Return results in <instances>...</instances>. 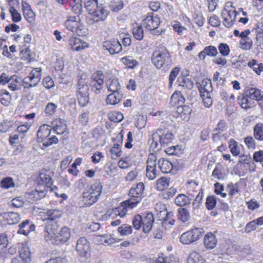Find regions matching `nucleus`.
<instances>
[{
    "mask_svg": "<svg viewBox=\"0 0 263 263\" xmlns=\"http://www.w3.org/2000/svg\"><path fill=\"white\" fill-rule=\"evenodd\" d=\"M85 7L93 15L94 22L103 21L108 14V11L102 4L98 5V0H85Z\"/></svg>",
    "mask_w": 263,
    "mask_h": 263,
    "instance_id": "obj_1",
    "label": "nucleus"
},
{
    "mask_svg": "<svg viewBox=\"0 0 263 263\" xmlns=\"http://www.w3.org/2000/svg\"><path fill=\"white\" fill-rule=\"evenodd\" d=\"M102 191V186L99 182H95L89 188L83 193L82 202L86 206H89L98 200Z\"/></svg>",
    "mask_w": 263,
    "mask_h": 263,
    "instance_id": "obj_2",
    "label": "nucleus"
},
{
    "mask_svg": "<svg viewBox=\"0 0 263 263\" xmlns=\"http://www.w3.org/2000/svg\"><path fill=\"white\" fill-rule=\"evenodd\" d=\"M152 61L158 69L164 67L168 68L172 64V60L169 52L167 50L155 51L152 56Z\"/></svg>",
    "mask_w": 263,
    "mask_h": 263,
    "instance_id": "obj_3",
    "label": "nucleus"
},
{
    "mask_svg": "<svg viewBox=\"0 0 263 263\" xmlns=\"http://www.w3.org/2000/svg\"><path fill=\"white\" fill-rule=\"evenodd\" d=\"M144 190V185L142 182L133 186L129 192L130 198L125 200V203L132 208H135L141 201Z\"/></svg>",
    "mask_w": 263,
    "mask_h": 263,
    "instance_id": "obj_4",
    "label": "nucleus"
},
{
    "mask_svg": "<svg viewBox=\"0 0 263 263\" xmlns=\"http://www.w3.org/2000/svg\"><path fill=\"white\" fill-rule=\"evenodd\" d=\"M174 139V135L166 130L158 129L153 135L152 146L156 148L159 143L161 146H164L170 143Z\"/></svg>",
    "mask_w": 263,
    "mask_h": 263,
    "instance_id": "obj_5",
    "label": "nucleus"
},
{
    "mask_svg": "<svg viewBox=\"0 0 263 263\" xmlns=\"http://www.w3.org/2000/svg\"><path fill=\"white\" fill-rule=\"evenodd\" d=\"M180 161L181 159H173V162H171L167 159L161 158L157 163L162 173L175 174L181 168Z\"/></svg>",
    "mask_w": 263,
    "mask_h": 263,
    "instance_id": "obj_6",
    "label": "nucleus"
},
{
    "mask_svg": "<svg viewBox=\"0 0 263 263\" xmlns=\"http://www.w3.org/2000/svg\"><path fill=\"white\" fill-rule=\"evenodd\" d=\"M42 77V68H35L31 70L29 75L25 78L22 85L25 88L30 89L37 85Z\"/></svg>",
    "mask_w": 263,
    "mask_h": 263,
    "instance_id": "obj_7",
    "label": "nucleus"
},
{
    "mask_svg": "<svg viewBox=\"0 0 263 263\" xmlns=\"http://www.w3.org/2000/svg\"><path fill=\"white\" fill-rule=\"evenodd\" d=\"M157 160L155 154H149L146 162V176L149 180H154L158 175V171L156 170Z\"/></svg>",
    "mask_w": 263,
    "mask_h": 263,
    "instance_id": "obj_8",
    "label": "nucleus"
},
{
    "mask_svg": "<svg viewBox=\"0 0 263 263\" xmlns=\"http://www.w3.org/2000/svg\"><path fill=\"white\" fill-rule=\"evenodd\" d=\"M58 228V226L55 221L47 220L44 230V238L47 242L54 244V238Z\"/></svg>",
    "mask_w": 263,
    "mask_h": 263,
    "instance_id": "obj_9",
    "label": "nucleus"
},
{
    "mask_svg": "<svg viewBox=\"0 0 263 263\" xmlns=\"http://www.w3.org/2000/svg\"><path fill=\"white\" fill-rule=\"evenodd\" d=\"M202 228H197L182 234V243L189 244L198 240L203 233Z\"/></svg>",
    "mask_w": 263,
    "mask_h": 263,
    "instance_id": "obj_10",
    "label": "nucleus"
},
{
    "mask_svg": "<svg viewBox=\"0 0 263 263\" xmlns=\"http://www.w3.org/2000/svg\"><path fill=\"white\" fill-rule=\"evenodd\" d=\"M160 24V18L153 12L148 13L142 21V25L148 30H154L158 28Z\"/></svg>",
    "mask_w": 263,
    "mask_h": 263,
    "instance_id": "obj_11",
    "label": "nucleus"
},
{
    "mask_svg": "<svg viewBox=\"0 0 263 263\" xmlns=\"http://www.w3.org/2000/svg\"><path fill=\"white\" fill-rule=\"evenodd\" d=\"M237 14L235 8L232 6L230 9H223L221 12V16L223 18L224 26L228 28L231 27L235 21Z\"/></svg>",
    "mask_w": 263,
    "mask_h": 263,
    "instance_id": "obj_12",
    "label": "nucleus"
},
{
    "mask_svg": "<svg viewBox=\"0 0 263 263\" xmlns=\"http://www.w3.org/2000/svg\"><path fill=\"white\" fill-rule=\"evenodd\" d=\"M103 47L111 54L119 53L122 50V45L117 39L104 41L103 43Z\"/></svg>",
    "mask_w": 263,
    "mask_h": 263,
    "instance_id": "obj_13",
    "label": "nucleus"
},
{
    "mask_svg": "<svg viewBox=\"0 0 263 263\" xmlns=\"http://www.w3.org/2000/svg\"><path fill=\"white\" fill-rule=\"evenodd\" d=\"M90 85L92 90L96 94L100 93L104 86L103 74L100 72L94 73L90 82Z\"/></svg>",
    "mask_w": 263,
    "mask_h": 263,
    "instance_id": "obj_14",
    "label": "nucleus"
},
{
    "mask_svg": "<svg viewBox=\"0 0 263 263\" xmlns=\"http://www.w3.org/2000/svg\"><path fill=\"white\" fill-rule=\"evenodd\" d=\"M76 251L81 256H86L90 251V245L85 237L80 238L77 242Z\"/></svg>",
    "mask_w": 263,
    "mask_h": 263,
    "instance_id": "obj_15",
    "label": "nucleus"
},
{
    "mask_svg": "<svg viewBox=\"0 0 263 263\" xmlns=\"http://www.w3.org/2000/svg\"><path fill=\"white\" fill-rule=\"evenodd\" d=\"M49 171L43 172L39 175L37 179V185L45 186V190H47L50 187L52 184L51 177Z\"/></svg>",
    "mask_w": 263,
    "mask_h": 263,
    "instance_id": "obj_16",
    "label": "nucleus"
},
{
    "mask_svg": "<svg viewBox=\"0 0 263 263\" xmlns=\"http://www.w3.org/2000/svg\"><path fill=\"white\" fill-rule=\"evenodd\" d=\"M70 229L67 227H63L54 238V244L59 245L68 241L70 237Z\"/></svg>",
    "mask_w": 263,
    "mask_h": 263,
    "instance_id": "obj_17",
    "label": "nucleus"
},
{
    "mask_svg": "<svg viewBox=\"0 0 263 263\" xmlns=\"http://www.w3.org/2000/svg\"><path fill=\"white\" fill-rule=\"evenodd\" d=\"M142 228L144 232L147 233L152 230L153 224L154 221L153 214L152 213H147L142 216Z\"/></svg>",
    "mask_w": 263,
    "mask_h": 263,
    "instance_id": "obj_18",
    "label": "nucleus"
},
{
    "mask_svg": "<svg viewBox=\"0 0 263 263\" xmlns=\"http://www.w3.org/2000/svg\"><path fill=\"white\" fill-rule=\"evenodd\" d=\"M52 125L53 126L52 130L54 133L57 135H66V125L65 121L63 119H58L54 120L52 122Z\"/></svg>",
    "mask_w": 263,
    "mask_h": 263,
    "instance_id": "obj_19",
    "label": "nucleus"
},
{
    "mask_svg": "<svg viewBox=\"0 0 263 263\" xmlns=\"http://www.w3.org/2000/svg\"><path fill=\"white\" fill-rule=\"evenodd\" d=\"M244 94L246 97L252 100H263V94L260 90L256 87L247 88L245 90Z\"/></svg>",
    "mask_w": 263,
    "mask_h": 263,
    "instance_id": "obj_20",
    "label": "nucleus"
},
{
    "mask_svg": "<svg viewBox=\"0 0 263 263\" xmlns=\"http://www.w3.org/2000/svg\"><path fill=\"white\" fill-rule=\"evenodd\" d=\"M51 133V128L47 124H43L39 127L37 133V140L39 142H44Z\"/></svg>",
    "mask_w": 263,
    "mask_h": 263,
    "instance_id": "obj_21",
    "label": "nucleus"
},
{
    "mask_svg": "<svg viewBox=\"0 0 263 263\" xmlns=\"http://www.w3.org/2000/svg\"><path fill=\"white\" fill-rule=\"evenodd\" d=\"M69 45L71 46L73 50L77 51H80L88 47V45L86 43H82L81 40L74 36H71L69 39Z\"/></svg>",
    "mask_w": 263,
    "mask_h": 263,
    "instance_id": "obj_22",
    "label": "nucleus"
},
{
    "mask_svg": "<svg viewBox=\"0 0 263 263\" xmlns=\"http://www.w3.org/2000/svg\"><path fill=\"white\" fill-rule=\"evenodd\" d=\"M122 205L118 208L113 209L110 212L109 215L111 216H119L120 217H124L127 212V209H132L134 208L128 206L127 204L125 203V201L122 202Z\"/></svg>",
    "mask_w": 263,
    "mask_h": 263,
    "instance_id": "obj_23",
    "label": "nucleus"
},
{
    "mask_svg": "<svg viewBox=\"0 0 263 263\" xmlns=\"http://www.w3.org/2000/svg\"><path fill=\"white\" fill-rule=\"evenodd\" d=\"M217 243V239L214 233L209 232L204 237L203 243L205 247L208 249L214 248Z\"/></svg>",
    "mask_w": 263,
    "mask_h": 263,
    "instance_id": "obj_24",
    "label": "nucleus"
},
{
    "mask_svg": "<svg viewBox=\"0 0 263 263\" xmlns=\"http://www.w3.org/2000/svg\"><path fill=\"white\" fill-rule=\"evenodd\" d=\"M47 191L45 186L37 185L36 189L31 192L30 198L33 201L40 200L45 196Z\"/></svg>",
    "mask_w": 263,
    "mask_h": 263,
    "instance_id": "obj_25",
    "label": "nucleus"
},
{
    "mask_svg": "<svg viewBox=\"0 0 263 263\" xmlns=\"http://www.w3.org/2000/svg\"><path fill=\"white\" fill-rule=\"evenodd\" d=\"M123 98V93L122 91L111 92L109 94L106 98V103L107 104L116 105L119 103Z\"/></svg>",
    "mask_w": 263,
    "mask_h": 263,
    "instance_id": "obj_26",
    "label": "nucleus"
},
{
    "mask_svg": "<svg viewBox=\"0 0 263 263\" xmlns=\"http://www.w3.org/2000/svg\"><path fill=\"white\" fill-rule=\"evenodd\" d=\"M105 85L108 91L111 92L121 91V86L117 79H109L106 82Z\"/></svg>",
    "mask_w": 263,
    "mask_h": 263,
    "instance_id": "obj_27",
    "label": "nucleus"
},
{
    "mask_svg": "<svg viewBox=\"0 0 263 263\" xmlns=\"http://www.w3.org/2000/svg\"><path fill=\"white\" fill-rule=\"evenodd\" d=\"M3 216L9 224H16L21 219L20 215L17 213L13 212L4 213L3 214Z\"/></svg>",
    "mask_w": 263,
    "mask_h": 263,
    "instance_id": "obj_28",
    "label": "nucleus"
},
{
    "mask_svg": "<svg viewBox=\"0 0 263 263\" xmlns=\"http://www.w3.org/2000/svg\"><path fill=\"white\" fill-rule=\"evenodd\" d=\"M181 101V93L179 91H175L171 97L170 104L172 106L174 107L177 109V112L180 114L181 113L179 111L180 107L181 105H180V102Z\"/></svg>",
    "mask_w": 263,
    "mask_h": 263,
    "instance_id": "obj_29",
    "label": "nucleus"
},
{
    "mask_svg": "<svg viewBox=\"0 0 263 263\" xmlns=\"http://www.w3.org/2000/svg\"><path fill=\"white\" fill-rule=\"evenodd\" d=\"M199 90L200 94L210 93L213 90L211 80L208 79H203L200 84Z\"/></svg>",
    "mask_w": 263,
    "mask_h": 263,
    "instance_id": "obj_30",
    "label": "nucleus"
},
{
    "mask_svg": "<svg viewBox=\"0 0 263 263\" xmlns=\"http://www.w3.org/2000/svg\"><path fill=\"white\" fill-rule=\"evenodd\" d=\"M88 90V81H86L85 79L81 78L77 84V95H84V93H89Z\"/></svg>",
    "mask_w": 263,
    "mask_h": 263,
    "instance_id": "obj_31",
    "label": "nucleus"
},
{
    "mask_svg": "<svg viewBox=\"0 0 263 263\" xmlns=\"http://www.w3.org/2000/svg\"><path fill=\"white\" fill-rule=\"evenodd\" d=\"M22 9L24 13V16L26 20L30 23L34 20V13L30 9V7L27 3H22Z\"/></svg>",
    "mask_w": 263,
    "mask_h": 263,
    "instance_id": "obj_32",
    "label": "nucleus"
},
{
    "mask_svg": "<svg viewBox=\"0 0 263 263\" xmlns=\"http://www.w3.org/2000/svg\"><path fill=\"white\" fill-rule=\"evenodd\" d=\"M20 256L25 263L31 261V252L27 246H24L20 250Z\"/></svg>",
    "mask_w": 263,
    "mask_h": 263,
    "instance_id": "obj_33",
    "label": "nucleus"
},
{
    "mask_svg": "<svg viewBox=\"0 0 263 263\" xmlns=\"http://www.w3.org/2000/svg\"><path fill=\"white\" fill-rule=\"evenodd\" d=\"M253 135L255 139L258 141H263V124L257 123L253 127Z\"/></svg>",
    "mask_w": 263,
    "mask_h": 263,
    "instance_id": "obj_34",
    "label": "nucleus"
},
{
    "mask_svg": "<svg viewBox=\"0 0 263 263\" xmlns=\"http://www.w3.org/2000/svg\"><path fill=\"white\" fill-rule=\"evenodd\" d=\"M109 155L112 159L116 160L121 155V146L119 144L115 143L109 151Z\"/></svg>",
    "mask_w": 263,
    "mask_h": 263,
    "instance_id": "obj_35",
    "label": "nucleus"
},
{
    "mask_svg": "<svg viewBox=\"0 0 263 263\" xmlns=\"http://www.w3.org/2000/svg\"><path fill=\"white\" fill-rule=\"evenodd\" d=\"M165 152L168 155H173L175 157L174 159H180L181 146L179 145L172 146L167 148Z\"/></svg>",
    "mask_w": 263,
    "mask_h": 263,
    "instance_id": "obj_36",
    "label": "nucleus"
},
{
    "mask_svg": "<svg viewBox=\"0 0 263 263\" xmlns=\"http://www.w3.org/2000/svg\"><path fill=\"white\" fill-rule=\"evenodd\" d=\"M249 67L252 68L253 71L258 75H259L261 72L263 71V65L262 63H257L256 60H252L248 62Z\"/></svg>",
    "mask_w": 263,
    "mask_h": 263,
    "instance_id": "obj_37",
    "label": "nucleus"
},
{
    "mask_svg": "<svg viewBox=\"0 0 263 263\" xmlns=\"http://www.w3.org/2000/svg\"><path fill=\"white\" fill-rule=\"evenodd\" d=\"M169 185V180L166 177H163L158 179L157 181L156 187L158 191H163Z\"/></svg>",
    "mask_w": 263,
    "mask_h": 263,
    "instance_id": "obj_38",
    "label": "nucleus"
},
{
    "mask_svg": "<svg viewBox=\"0 0 263 263\" xmlns=\"http://www.w3.org/2000/svg\"><path fill=\"white\" fill-rule=\"evenodd\" d=\"M121 61L129 68H134L139 65V63L137 60L129 56L122 58Z\"/></svg>",
    "mask_w": 263,
    "mask_h": 263,
    "instance_id": "obj_39",
    "label": "nucleus"
},
{
    "mask_svg": "<svg viewBox=\"0 0 263 263\" xmlns=\"http://www.w3.org/2000/svg\"><path fill=\"white\" fill-rule=\"evenodd\" d=\"M248 98L245 94L238 97V103L242 108L247 109L251 107L252 104L251 101L248 100Z\"/></svg>",
    "mask_w": 263,
    "mask_h": 263,
    "instance_id": "obj_40",
    "label": "nucleus"
},
{
    "mask_svg": "<svg viewBox=\"0 0 263 263\" xmlns=\"http://www.w3.org/2000/svg\"><path fill=\"white\" fill-rule=\"evenodd\" d=\"M77 25V17L76 16L69 17L65 23L66 28L72 32L75 30Z\"/></svg>",
    "mask_w": 263,
    "mask_h": 263,
    "instance_id": "obj_41",
    "label": "nucleus"
},
{
    "mask_svg": "<svg viewBox=\"0 0 263 263\" xmlns=\"http://www.w3.org/2000/svg\"><path fill=\"white\" fill-rule=\"evenodd\" d=\"M11 100V96L9 93L5 90L0 91V102L2 104L7 106H8Z\"/></svg>",
    "mask_w": 263,
    "mask_h": 263,
    "instance_id": "obj_42",
    "label": "nucleus"
},
{
    "mask_svg": "<svg viewBox=\"0 0 263 263\" xmlns=\"http://www.w3.org/2000/svg\"><path fill=\"white\" fill-rule=\"evenodd\" d=\"M9 12L11 14L12 20L14 23L20 22L22 20L21 14L14 8V6L9 7Z\"/></svg>",
    "mask_w": 263,
    "mask_h": 263,
    "instance_id": "obj_43",
    "label": "nucleus"
},
{
    "mask_svg": "<svg viewBox=\"0 0 263 263\" xmlns=\"http://www.w3.org/2000/svg\"><path fill=\"white\" fill-rule=\"evenodd\" d=\"M133 34L137 40H142L144 37V30L141 26H137L133 29Z\"/></svg>",
    "mask_w": 263,
    "mask_h": 263,
    "instance_id": "obj_44",
    "label": "nucleus"
},
{
    "mask_svg": "<svg viewBox=\"0 0 263 263\" xmlns=\"http://www.w3.org/2000/svg\"><path fill=\"white\" fill-rule=\"evenodd\" d=\"M229 147L234 156H237L240 153V148L238 146L237 142L234 139H231L229 140Z\"/></svg>",
    "mask_w": 263,
    "mask_h": 263,
    "instance_id": "obj_45",
    "label": "nucleus"
},
{
    "mask_svg": "<svg viewBox=\"0 0 263 263\" xmlns=\"http://www.w3.org/2000/svg\"><path fill=\"white\" fill-rule=\"evenodd\" d=\"M30 221L28 220H26L22 222L19 225V229L17 230V233L20 234H23L24 235H27L30 232V230H28V225L29 224Z\"/></svg>",
    "mask_w": 263,
    "mask_h": 263,
    "instance_id": "obj_46",
    "label": "nucleus"
},
{
    "mask_svg": "<svg viewBox=\"0 0 263 263\" xmlns=\"http://www.w3.org/2000/svg\"><path fill=\"white\" fill-rule=\"evenodd\" d=\"M240 48L244 50H250L253 44L252 39L249 37L248 38L241 39L239 42Z\"/></svg>",
    "mask_w": 263,
    "mask_h": 263,
    "instance_id": "obj_47",
    "label": "nucleus"
},
{
    "mask_svg": "<svg viewBox=\"0 0 263 263\" xmlns=\"http://www.w3.org/2000/svg\"><path fill=\"white\" fill-rule=\"evenodd\" d=\"M118 231L121 236H127L132 233V228L130 226L124 224L119 227Z\"/></svg>",
    "mask_w": 263,
    "mask_h": 263,
    "instance_id": "obj_48",
    "label": "nucleus"
},
{
    "mask_svg": "<svg viewBox=\"0 0 263 263\" xmlns=\"http://www.w3.org/2000/svg\"><path fill=\"white\" fill-rule=\"evenodd\" d=\"M108 118L110 121L118 123L123 119L124 116L120 112L114 111L108 115Z\"/></svg>",
    "mask_w": 263,
    "mask_h": 263,
    "instance_id": "obj_49",
    "label": "nucleus"
},
{
    "mask_svg": "<svg viewBox=\"0 0 263 263\" xmlns=\"http://www.w3.org/2000/svg\"><path fill=\"white\" fill-rule=\"evenodd\" d=\"M47 215L48 216V220L54 221L55 219L61 217V211L58 210L51 209L47 211Z\"/></svg>",
    "mask_w": 263,
    "mask_h": 263,
    "instance_id": "obj_50",
    "label": "nucleus"
},
{
    "mask_svg": "<svg viewBox=\"0 0 263 263\" xmlns=\"http://www.w3.org/2000/svg\"><path fill=\"white\" fill-rule=\"evenodd\" d=\"M13 122L11 121H4L0 123V133H6L13 126Z\"/></svg>",
    "mask_w": 263,
    "mask_h": 263,
    "instance_id": "obj_51",
    "label": "nucleus"
},
{
    "mask_svg": "<svg viewBox=\"0 0 263 263\" xmlns=\"http://www.w3.org/2000/svg\"><path fill=\"white\" fill-rule=\"evenodd\" d=\"M77 98L79 104L81 106H85L88 103L89 101V93H84V95H77Z\"/></svg>",
    "mask_w": 263,
    "mask_h": 263,
    "instance_id": "obj_52",
    "label": "nucleus"
},
{
    "mask_svg": "<svg viewBox=\"0 0 263 263\" xmlns=\"http://www.w3.org/2000/svg\"><path fill=\"white\" fill-rule=\"evenodd\" d=\"M201 258V256L199 253L193 252L190 254L187 261L188 263H198Z\"/></svg>",
    "mask_w": 263,
    "mask_h": 263,
    "instance_id": "obj_53",
    "label": "nucleus"
},
{
    "mask_svg": "<svg viewBox=\"0 0 263 263\" xmlns=\"http://www.w3.org/2000/svg\"><path fill=\"white\" fill-rule=\"evenodd\" d=\"M216 200L214 196H208L206 199V207L209 210L213 209L216 205Z\"/></svg>",
    "mask_w": 263,
    "mask_h": 263,
    "instance_id": "obj_54",
    "label": "nucleus"
},
{
    "mask_svg": "<svg viewBox=\"0 0 263 263\" xmlns=\"http://www.w3.org/2000/svg\"><path fill=\"white\" fill-rule=\"evenodd\" d=\"M182 114H183V118L182 117V119L188 121L190 118V115L192 112V108L189 105L182 106Z\"/></svg>",
    "mask_w": 263,
    "mask_h": 263,
    "instance_id": "obj_55",
    "label": "nucleus"
},
{
    "mask_svg": "<svg viewBox=\"0 0 263 263\" xmlns=\"http://www.w3.org/2000/svg\"><path fill=\"white\" fill-rule=\"evenodd\" d=\"M206 55L209 57H215L218 54L216 48L214 46H208L205 47L204 49Z\"/></svg>",
    "mask_w": 263,
    "mask_h": 263,
    "instance_id": "obj_56",
    "label": "nucleus"
},
{
    "mask_svg": "<svg viewBox=\"0 0 263 263\" xmlns=\"http://www.w3.org/2000/svg\"><path fill=\"white\" fill-rule=\"evenodd\" d=\"M201 97L202 98L203 105L205 107H210L212 104V100L211 98L210 93H201Z\"/></svg>",
    "mask_w": 263,
    "mask_h": 263,
    "instance_id": "obj_57",
    "label": "nucleus"
},
{
    "mask_svg": "<svg viewBox=\"0 0 263 263\" xmlns=\"http://www.w3.org/2000/svg\"><path fill=\"white\" fill-rule=\"evenodd\" d=\"M218 48L219 52L224 57L229 55L230 50L229 46L227 44L220 43Z\"/></svg>",
    "mask_w": 263,
    "mask_h": 263,
    "instance_id": "obj_58",
    "label": "nucleus"
},
{
    "mask_svg": "<svg viewBox=\"0 0 263 263\" xmlns=\"http://www.w3.org/2000/svg\"><path fill=\"white\" fill-rule=\"evenodd\" d=\"M57 106L52 103H49L47 104L45 112L47 115L52 116L56 111Z\"/></svg>",
    "mask_w": 263,
    "mask_h": 263,
    "instance_id": "obj_59",
    "label": "nucleus"
},
{
    "mask_svg": "<svg viewBox=\"0 0 263 263\" xmlns=\"http://www.w3.org/2000/svg\"><path fill=\"white\" fill-rule=\"evenodd\" d=\"M142 216L140 215L135 216L133 219V226L136 230H139L142 227Z\"/></svg>",
    "mask_w": 263,
    "mask_h": 263,
    "instance_id": "obj_60",
    "label": "nucleus"
},
{
    "mask_svg": "<svg viewBox=\"0 0 263 263\" xmlns=\"http://www.w3.org/2000/svg\"><path fill=\"white\" fill-rule=\"evenodd\" d=\"M244 142L249 149H255L256 142L252 136H248L244 139Z\"/></svg>",
    "mask_w": 263,
    "mask_h": 263,
    "instance_id": "obj_61",
    "label": "nucleus"
},
{
    "mask_svg": "<svg viewBox=\"0 0 263 263\" xmlns=\"http://www.w3.org/2000/svg\"><path fill=\"white\" fill-rule=\"evenodd\" d=\"M180 68L176 67L174 68L171 72L169 76V85L170 87L172 86L173 82L176 78L178 74Z\"/></svg>",
    "mask_w": 263,
    "mask_h": 263,
    "instance_id": "obj_62",
    "label": "nucleus"
},
{
    "mask_svg": "<svg viewBox=\"0 0 263 263\" xmlns=\"http://www.w3.org/2000/svg\"><path fill=\"white\" fill-rule=\"evenodd\" d=\"M123 2L120 0H117L112 3L111 8L114 12H118L123 8Z\"/></svg>",
    "mask_w": 263,
    "mask_h": 263,
    "instance_id": "obj_63",
    "label": "nucleus"
},
{
    "mask_svg": "<svg viewBox=\"0 0 263 263\" xmlns=\"http://www.w3.org/2000/svg\"><path fill=\"white\" fill-rule=\"evenodd\" d=\"M256 45L260 49H263V30L258 31L256 36Z\"/></svg>",
    "mask_w": 263,
    "mask_h": 263,
    "instance_id": "obj_64",
    "label": "nucleus"
}]
</instances>
